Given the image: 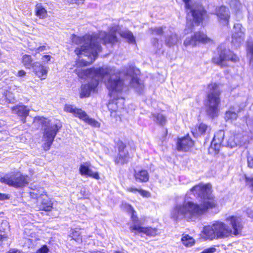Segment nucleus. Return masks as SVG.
<instances>
[{"label": "nucleus", "mask_w": 253, "mask_h": 253, "mask_svg": "<svg viewBox=\"0 0 253 253\" xmlns=\"http://www.w3.org/2000/svg\"><path fill=\"white\" fill-rule=\"evenodd\" d=\"M76 72L80 78L91 79V81L88 84L82 85L80 93L81 98L87 97L91 91H95L99 81H101L105 83L111 96L113 93L122 91L125 85L127 84L134 88L140 93L144 87L143 84L139 82L137 78L139 71L133 66H129L124 72H120L110 67L81 68L76 70Z\"/></svg>", "instance_id": "obj_1"}, {"label": "nucleus", "mask_w": 253, "mask_h": 253, "mask_svg": "<svg viewBox=\"0 0 253 253\" xmlns=\"http://www.w3.org/2000/svg\"><path fill=\"white\" fill-rule=\"evenodd\" d=\"M200 198L202 202L198 204L192 202H184L175 206L171 211L170 216L175 220L186 219H193L206 213L209 210L215 208L217 203L211 194L210 184H199L193 187L187 192Z\"/></svg>", "instance_id": "obj_2"}, {"label": "nucleus", "mask_w": 253, "mask_h": 253, "mask_svg": "<svg viewBox=\"0 0 253 253\" xmlns=\"http://www.w3.org/2000/svg\"><path fill=\"white\" fill-rule=\"evenodd\" d=\"M117 31L118 27L114 26L110 28L109 34L101 31L97 34L86 35L83 37L73 35L71 37L72 42L81 46L76 48V54L80 58L83 56L86 58L79 59L81 64L84 66H87L95 61L98 53L101 50L100 43L105 44L117 42Z\"/></svg>", "instance_id": "obj_3"}, {"label": "nucleus", "mask_w": 253, "mask_h": 253, "mask_svg": "<svg viewBox=\"0 0 253 253\" xmlns=\"http://www.w3.org/2000/svg\"><path fill=\"white\" fill-rule=\"evenodd\" d=\"M34 123H37L42 126L43 129L42 140L44 142L43 147L45 151L49 150L61 126L55 124H52L47 119L42 117H36Z\"/></svg>", "instance_id": "obj_4"}, {"label": "nucleus", "mask_w": 253, "mask_h": 253, "mask_svg": "<svg viewBox=\"0 0 253 253\" xmlns=\"http://www.w3.org/2000/svg\"><path fill=\"white\" fill-rule=\"evenodd\" d=\"M193 0H182L185 2V7L187 12V22L185 32L187 33L189 31L192 32L194 23L199 25L203 20L205 10L201 5L198 3L196 5L191 6L190 4Z\"/></svg>", "instance_id": "obj_5"}, {"label": "nucleus", "mask_w": 253, "mask_h": 253, "mask_svg": "<svg viewBox=\"0 0 253 253\" xmlns=\"http://www.w3.org/2000/svg\"><path fill=\"white\" fill-rule=\"evenodd\" d=\"M203 233L206 238L213 240L227 238L231 235L232 231L224 223L220 221H216L211 225L205 226Z\"/></svg>", "instance_id": "obj_6"}, {"label": "nucleus", "mask_w": 253, "mask_h": 253, "mask_svg": "<svg viewBox=\"0 0 253 253\" xmlns=\"http://www.w3.org/2000/svg\"><path fill=\"white\" fill-rule=\"evenodd\" d=\"M209 92L208 95V101L206 105V112L208 115L213 118L217 114L218 107L220 103V89L218 85L215 84L209 85Z\"/></svg>", "instance_id": "obj_7"}, {"label": "nucleus", "mask_w": 253, "mask_h": 253, "mask_svg": "<svg viewBox=\"0 0 253 253\" xmlns=\"http://www.w3.org/2000/svg\"><path fill=\"white\" fill-rule=\"evenodd\" d=\"M218 55L212 58V62L217 65L224 67L229 66V62H236L239 60L238 56L231 50L225 48L224 44H221L217 48Z\"/></svg>", "instance_id": "obj_8"}, {"label": "nucleus", "mask_w": 253, "mask_h": 253, "mask_svg": "<svg viewBox=\"0 0 253 253\" xmlns=\"http://www.w3.org/2000/svg\"><path fill=\"white\" fill-rule=\"evenodd\" d=\"M29 180L28 176L23 175L20 173L7 174L0 178L1 183L15 188L25 186L28 183Z\"/></svg>", "instance_id": "obj_9"}, {"label": "nucleus", "mask_w": 253, "mask_h": 253, "mask_svg": "<svg viewBox=\"0 0 253 253\" xmlns=\"http://www.w3.org/2000/svg\"><path fill=\"white\" fill-rule=\"evenodd\" d=\"M64 111L73 114L75 117L79 118L85 123L94 127H99L100 124L95 119L90 118L87 114L81 109H78L71 105H66Z\"/></svg>", "instance_id": "obj_10"}, {"label": "nucleus", "mask_w": 253, "mask_h": 253, "mask_svg": "<svg viewBox=\"0 0 253 253\" xmlns=\"http://www.w3.org/2000/svg\"><path fill=\"white\" fill-rule=\"evenodd\" d=\"M135 211L131 212V219L133 222V225H131L129 227L130 231L134 232L135 234H143L147 236H154L158 233V230L156 228L151 227H143L137 224L138 219L137 217L135 215Z\"/></svg>", "instance_id": "obj_11"}, {"label": "nucleus", "mask_w": 253, "mask_h": 253, "mask_svg": "<svg viewBox=\"0 0 253 253\" xmlns=\"http://www.w3.org/2000/svg\"><path fill=\"white\" fill-rule=\"evenodd\" d=\"M210 41V39L203 32H199L195 33L194 35L187 37L183 44L185 46L194 47L199 43H207Z\"/></svg>", "instance_id": "obj_12"}, {"label": "nucleus", "mask_w": 253, "mask_h": 253, "mask_svg": "<svg viewBox=\"0 0 253 253\" xmlns=\"http://www.w3.org/2000/svg\"><path fill=\"white\" fill-rule=\"evenodd\" d=\"M244 30L242 25L240 23L234 24L231 42L235 48L239 47L244 41L245 34Z\"/></svg>", "instance_id": "obj_13"}, {"label": "nucleus", "mask_w": 253, "mask_h": 253, "mask_svg": "<svg viewBox=\"0 0 253 253\" xmlns=\"http://www.w3.org/2000/svg\"><path fill=\"white\" fill-rule=\"evenodd\" d=\"M118 147L119 153L115 159V163L121 165L127 163L130 157L128 152L126 149V145L120 141L118 143Z\"/></svg>", "instance_id": "obj_14"}, {"label": "nucleus", "mask_w": 253, "mask_h": 253, "mask_svg": "<svg viewBox=\"0 0 253 253\" xmlns=\"http://www.w3.org/2000/svg\"><path fill=\"white\" fill-rule=\"evenodd\" d=\"M215 14L217 17L218 20L222 24L226 26L228 25L230 13L227 7L224 6L217 7L215 9Z\"/></svg>", "instance_id": "obj_15"}, {"label": "nucleus", "mask_w": 253, "mask_h": 253, "mask_svg": "<svg viewBox=\"0 0 253 253\" xmlns=\"http://www.w3.org/2000/svg\"><path fill=\"white\" fill-rule=\"evenodd\" d=\"M226 222L229 223L233 229V234L234 235H238L241 233L243 224L242 218L237 216H229L226 219Z\"/></svg>", "instance_id": "obj_16"}, {"label": "nucleus", "mask_w": 253, "mask_h": 253, "mask_svg": "<svg viewBox=\"0 0 253 253\" xmlns=\"http://www.w3.org/2000/svg\"><path fill=\"white\" fill-rule=\"evenodd\" d=\"M194 145V141L187 135L186 136L179 138L177 142V149L179 151H188Z\"/></svg>", "instance_id": "obj_17"}, {"label": "nucleus", "mask_w": 253, "mask_h": 253, "mask_svg": "<svg viewBox=\"0 0 253 253\" xmlns=\"http://www.w3.org/2000/svg\"><path fill=\"white\" fill-rule=\"evenodd\" d=\"M224 131L222 130H218L214 135L211 144V149H213L215 153L219 151L220 146L225 144L223 142Z\"/></svg>", "instance_id": "obj_18"}, {"label": "nucleus", "mask_w": 253, "mask_h": 253, "mask_svg": "<svg viewBox=\"0 0 253 253\" xmlns=\"http://www.w3.org/2000/svg\"><path fill=\"white\" fill-rule=\"evenodd\" d=\"M246 140H244V137L242 134H236L233 136H231L227 142L223 144V146L234 148L238 145H241L245 143Z\"/></svg>", "instance_id": "obj_19"}, {"label": "nucleus", "mask_w": 253, "mask_h": 253, "mask_svg": "<svg viewBox=\"0 0 253 253\" xmlns=\"http://www.w3.org/2000/svg\"><path fill=\"white\" fill-rule=\"evenodd\" d=\"M49 68L39 62H35L33 66V71L35 75L41 80H44L47 77Z\"/></svg>", "instance_id": "obj_20"}, {"label": "nucleus", "mask_w": 253, "mask_h": 253, "mask_svg": "<svg viewBox=\"0 0 253 253\" xmlns=\"http://www.w3.org/2000/svg\"><path fill=\"white\" fill-rule=\"evenodd\" d=\"M90 164L89 162H86L81 164L79 169L80 174L82 175L88 176L93 177L96 179H99L98 173L93 171L91 169H90Z\"/></svg>", "instance_id": "obj_21"}, {"label": "nucleus", "mask_w": 253, "mask_h": 253, "mask_svg": "<svg viewBox=\"0 0 253 253\" xmlns=\"http://www.w3.org/2000/svg\"><path fill=\"white\" fill-rule=\"evenodd\" d=\"M120 101V104H118L119 102L115 101H113L112 102H110L108 104V108L111 110L110 116L112 117H117V110L119 108H122L123 107L124 103V99L121 98L119 99Z\"/></svg>", "instance_id": "obj_22"}, {"label": "nucleus", "mask_w": 253, "mask_h": 253, "mask_svg": "<svg viewBox=\"0 0 253 253\" xmlns=\"http://www.w3.org/2000/svg\"><path fill=\"white\" fill-rule=\"evenodd\" d=\"M180 40V38L176 33L170 31V33L166 36L165 44L169 47H171L176 45Z\"/></svg>", "instance_id": "obj_23"}, {"label": "nucleus", "mask_w": 253, "mask_h": 253, "mask_svg": "<svg viewBox=\"0 0 253 253\" xmlns=\"http://www.w3.org/2000/svg\"><path fill=\"white\" fill-rule=\"evenodd\" d=\"M52 208V203L51 200L47 196L42 197L39 204V210L47 211H51Z\"/></svg>", "instance_id": "obj_24"}, {"label": "nucleus", "mask_w": 253, "mask_h": 253, "mask_svg": "<svg viewBox=\"0 0 253 253\" xmlns=\"http://www.w3.org/2000/svg\"><path fill=\"white\" fill-rule=\"evenodd\" d=\"M29 48L32 52H33V53L36 54L43 51L46 50L48 49V47L46 43L42 44L41 43L37 44L36 43H34V44H29Z\"/></svg>", "instance_id": "obj_25"}, {"label": "nucleus", "mask_w": 253, "mask_h": 253, "mask_svg": "<svg viewBox=\"0 0 253 253\" xmlns=\"http://www.w3.org/2000/svg\"><path fill=\"white\" fill-rule=\"evenodd\" d=\"M134 177L136 180L140 182H147L149 180V174L147 170H141L134 172Z\"/></svg>", "instance_id": "obj_26"}, {"label": "nucleus", "mask_w": 253, "mask_h": 253, "mask_svg": "<svg viewBox=\"0 0 253 253\" xmlns=\"http://www.w3.org/2000/svg\"><path fill=\"white\" fill-rule=\"evenodd\" d=\"M241 111L240 109L236 110L234 107L231 108L230 110L226 111L225 114V119L226 121H232L237 119L238 117L237 113Z\"/></svg>", "instance_id": "obj_27"}, {"label": "nucleus", "mask_w": 253, "mask_h": 253, "mask_svg": "<svg viewBox=\"0 0 253 253\" xmlns=\"http://www.w3.org/2000/svg\"><path fill=\"white\" fill-rule=\"evenodd\" d=\"M35 13L40 19H44L47 16V10L41 3H38L36 5Z\"/></svg>", "instance_id": "obj_28"}, {"label": "nucleus", "mask_w": 253, "mask_h": 253, "mask_svg": "<svg viewBox=\"0 0 253 253\" xmlns=\"http://www.w3.org/2000/svg\"><path fill=\"white\" fill-rule=\"evenodd\" d=\"M13 111L19 116L26 117L29 114V109L27 106L22 105L14 107Z\"/></svg>", "instance_id": "obj_29"}, {"label": "nucleus", "mask_w": 253, "mask_h": 253, "mask_svg": "<svg viewBox=\"0 0 253 253\" xmlns=\"http://www.w3.org/2000/svg\"><path fill=\"white\" fill-rule=\"evenodd\" d=\"M247 57L250 59V65L253 67V41H248L247 47Z\"/></svg>", "instance_id": "obj_30"}, {"label": "nucleus", "mask_w": 253, "mask_h": 253, "mask_svg": "<svg viewBox=\"0 0 253 253\" xmlns=\"http://www.w3.org/2000/svg\"><path fill=\"white\" fill-rule=\"evenodd\" d=\"M152 117L153 120L157 124L164 126L167 122L166 117L162 114H153Z\"/></svg>", "instance_id": "obj_31"}, {"label": "nucleus", "mask_w": 253, "mask_h": 253, "mask_svg": "<svg viewBox=\"0 0 253 253\" xmlns=\"http://www.w3.org/2000/svg\"><path fill=\"white\" fill-rule=\"evenodd\" d=\"M22 62L24 66L28 69L30 68L32 66L33 67L34 65V63L33 64V59L30 55H24L22 57Z\"/></svg>", "instance_id": "obj_32"}, {"label": "nucleus", "mask_w": 253, "mask_h": 253, "mask_svg": "<svg viewBox=\"0 0 253 253\" xmlns=\"http://www.w3.org/2000/svg\"><path fill=\"white\" fill-rule=\"evenodd\" d=\"M183 244L187 247H190L195 244L194 239L188 235L183 236L181 239Z\"/></svg>", "instance_id": "obj_33"}, {"label": "nucleus", "mask_w": 253, "mask_h": 253, "mask_svg": "<svg viewBox=\"0 0 253 253\" xmlns=\"http://www.w3.org/2000/svg\"><path fill=\"white\" fill-rule=\"evenodd\" d=\"M119 33L122 37L127 39L129 42L133 43L135 42V38L132 33L130 31H123L119 32Z\"/></svg>", "instance_id": "obj_34"}, {"label": "nucleus", "mask_w": 253, "mask_h": 253, "mask_svg": "<svg viewBox=\"0 0 253 253\" xmlns=\"http://www.w3.org/2000/svg\"><path fill=\"white\" fill-rule=\"evenodd\" d=\"M244 119L246 120L248 129L250 133V137L253 138V118L250 117H245Z\"/></svg>", "instance_id": "obj_35"}, {"label": "nucleus", "mask_w": 253, "mask_h": 253, "mask_svg": "<svg viewBox=\"0 0 253 253\" xmlns=\"http://www.w3.org/2000/svg\"><path fill=\"white\" fill-rule=\"evenodd\" d=\"M71 236L73 240L77 242H80L82 241V238L81 236V232L80 231V229H74L72 231Z\"/></svg>", "instance_id": "obj_36"}, {"label": "nucleus", "mask_w": 253, "mask_h": 253, "mask_svg": "<svg viewBox=\"0 0 253 253\" xmlns=\"http://www.w3.org/2000/svg\"><path fill=\"white\" fill-rule=\"evenodd\" d=\"M209 127L208 126L205 124L201 123L199 124L198 126L197 129V134L202 135L206 133V132L208 130Z\"/></svg>", "instance_id": "obj_37"}, {"label": "nucleus", "mask_w": 253, "mask_h": 253, "mask_svg": "<svg viewBox=\"0 0 253 253\" xmlns=\"http://www.w3.org/2000/svg\"><path fill=\"white\" fill-rule=\"evenodd\" d=\"M163 27H158L151 28L150 29V32L153 35H161L163 33Z\"/></svg>", "instance_id": "obj_38"}, {"label": "nucleus", "mask_w": 253, "mask_h": 253, "mask_svg": "<svg viewBox=\"0 0 253 253\" xmlns=\"http://www.w3.org/2000/svg\"><path fill=\"white\" fill-rule=\"evenodd\" d=\"M122 207L124 210H126L127 212L131 213L135 211L131 206L126 203H123Z\"/></svg>", "instance_id": "obj_39"}, {"label": "nucleus", "mask_w": 253, "mask_h": 253, "mask_svg": "<svg viewBox=\"0 0 253 253\" xmlns=\"http://www.w3.org/2000/svg\"><path fill=\"white\" fill-rule=\"evenodd\" d=\"M246 179V183L247 185H248L252 190H253V176H251L250 177H245Z\"/></svg>", "instance_id": "obj_40"}, {"label": "nucleus", "mask_w": 253, "mask_h": 253, "mask_svg": "<svg viewBox=\"0 0 253 253\" xmlns=\"http://www.w3.org/2000/svg\"><path fill=\"white\" fill-rule=\"evenodd\" d=\"M248 166L251 168H253V152H250L248 157Z\"/></svg>", "instance_id": "obj_41"}, {"label": "nucleus", "mask_w": 253, "mask_h": 253, "mask_svg": "<svg viewBox=\"0 0 253 253\" xmlns=\"http://www.w3.org/2000/svg\"><path fill=\"white\" fill-rule=\"evenodd\" d=\"M49 249L46 245L42 246L41 248L38 249L36 253H48Z\"/></svg>", "instance_id": "obj_42"}, {"label": "nucleus", "mask_w": 253, "mask_h": 253, "mask_svg": "<svg viewBox=\"0 0 253 253\" xmlns=\"http://www.w3.org/2000/svg\"><path fill=\"white\" fill-rule=\"evenodd\" d=\"M52 57L49 55H44L42 57V62L43 63H48L50 61Z\"/></svg>", "instance_id": "obj_43"}, {"label": "nucleus", "mask_w": 253, "mask_h": 253, "mask_svg": "<svg viewBox=\"0 0 253 253\" xmlns=\"http://www.w3.org/2000/svg\"><path fill=\"white\" fill-rule=\"evenodd\" d=\"M139 193L141 194V196H142L143 197H150L151 196V194L149 192L144 190L142 189H140L139 190Z\"/></svg>", "instance_id": "obj_44"}, {"label": "nucleus", "mask_w": 253, "mask_h": 253, "mask_svg": "<svg viewBox=\"0 0 253 253\" xmlns=\"http://www.w3.org/2000/svg\"><path fill=\"white\" fill-rule=\"evenodd\" d=\"M246 213L249 217L253 219V210L250 208H248L246 211Z\"/></svg>", "instance_id": "obj_45"}, {"label": "nucleus", "mask_w": 253, "mask_h": 253, "mask_svg": "<svg viewBox=\"0 0 253 253\" xmlns=\"http://www.w3.org/2000/svg\"><path fill=\"white\" fill-rule=\"evenodd\" d=\"M10 196L8 194L4 193H0V201H3L5 200L9 199Z\"/></svg>", "instance_id": "obj_46"}, {"label": "nucleus", "mask_w": 253, "mask_h": 253, "mask_svg": "<svg viewBox=\"0 0 253 253\" xmlns=\"http://www.w3.org/2000/svg\"><path fill=\"white\" fill-rule=\"evenodd\" d=\"M215 249L213 248H209L203 251L201 253H213Z\"/></svg>", "instance_id": "obj_47"}, {"label": "nucleus", "mask_w": 253, "mask_h": 253, "mask_svg": "<svg viewBox=\"0 0 253 253\" xmlns=\"http://www.w3.org/2000/svg\"><path fill=\"white\" fill-rule=\"evenodd\" d=\"M127 190L129 191V192H133V193H135L136 192H139V190L140 189H137L136 188H135V187H128L127 188Z\"/></svg>", "instance_id": "obj_48"}, {"label": "nucleus", "mask_w": 253, "mask_h": 253, "mask_svg": "<svg viewBox=\"0 0 253 253\" xmlns=\"http://www.w3.org/2000/svg\"><path fill=\"white\" fill-rule=\"evenodd\" d=\"M26 72L23 70H20L18 73H17V76L20 77H24L26 75Z\"/></svg>", "instance_id": "obj_49"}, {"label": "nucleus", "mask_w": 253, "mask_h": 253, "mask_svg": "<svg viewBox=\"0 0 253 253\" xmlns=\"http://www.w3.org/2000/svg\"><path fill=\"white\" fill-rule=\"evenodd\" d=\"M158 40L157 39H154L152 41V42L154 46L157 48H159V45H158Z\"/></svg>", "instance_id": "obj_50"}, {"label": "nucleus", "mask_w": 253, "mask_h": 253, "mask_svg": "<svg viewBox=\"0 0 253 253\" xmlns=\"http://www.w3.org/2000/svg\"><path fill=\"white\" fill-rule=\"evenodd\" d=\"M3 225L5 227H7V229H8L9 226H8V223H7V221H5L2 222V223H1V225L0 226V231H1V229H3V228H2V226ZM5 229H6L5 228L3 229V230H5Z\"/></svg>", "instance_id": "obj_51"}, {"label": "nucleus", "mask_w": 253, "mask_h": 253, "mask_svg": "<svg viewBox=\"0 0 253 253\" xmlns=\"http://www.w3.org/2000/svg\"><path fill=\"white\" fill-rule=\"evenodd\" d=\"M30 194L31 197H32L33 198H38V194L37 193H35V191L34 190L32 192H30Z\"/></svg>", "instance_id": "obj_52"}, {"label": "nucleus", "mask_w": 253, "mask_h": 253, "mask_svg": "<svg viewBox=\"0 0 253 253\" xmlns=\"http://www.w3.org/2000/svg\"><path fill=\"white\" fill-rule=\"evenodd\" d=\"M7 253H21V252L17 250L12 249L9 250Z\"/></svg>", "instance_id": "obj_53"}, {"label": "nucleus", "mask_w": 253, "mask_h": 253, "mask_svg": "<svg viewBox=\"0 0 253 253\" xmlns=\"http://www.w3.org/2000/svg\"><path fill=\"white\" fill-rule=\"evenodd\" d=\"M84 0H72L73 3H75L78 4L83 3Z\"/></svg>", "instance_id": "obj_54"}, {"label": "nucleus", "mask_w": 253, "mask_h": 253, "mask_svg": "<svg viewBox=\"0 0 253 253\" xmlns=\"http://www.w3.org/2000/svg\"><path fill=\"white\" fill-rule=\"evenodd\" d=\"M7 239V236L5 235H1L0 234V241H3Z\"/></svg>", "instance_id": "obj_55"}]
</instances>
